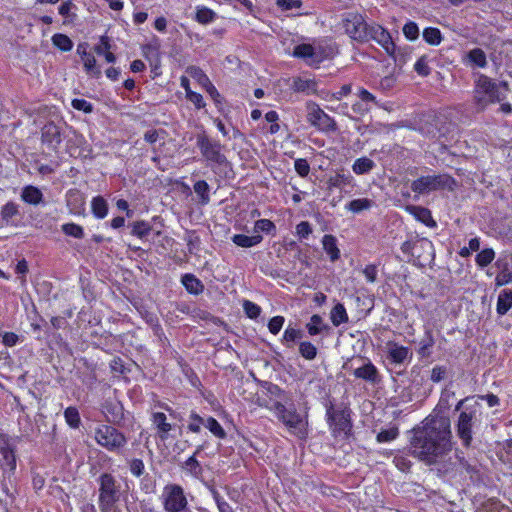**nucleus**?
I'll list each match as a JSON object with an SVG mask.
<instances>
[{"mask_svg":"<svg viewBox=\"0 0 512 512\" xmlns=\"http://www.w3.org/2000/svg\"><path fill=\"white\" fill-rule=\"evenodd\" d=\"M443 401L421 426L413 429L410 439L411 454L429 464L438 462L447 452L448 410L442 406Z\"/></svg>","mask_w":512,"mask_h":512,"instance_id":"nucleus-1","label":"nucleus"},{"mask_svg":"<svg viewBox=\"0 0 512 512\" xmlns=\"http://www.w3.org/2000/svg\"><path fill=\"white\" fill-rule=\"evenodd\" d=\"M475 97L478 102L501 103L507 98L510 87L507 81H495L481 74L475 82Z\"/></svg>","mask_w":512,"mask_h":512,"instance_id":"nucleus-2","label":"nucleus"},{"mask_svg":"<svg viewBox=\"0 0 512 512\" xmlns=\"http://www.w3.org/2000/svg\"><path fill=\"white\" fill-rule=\"evenodd\" d=\"M99 482V508L101 512H119L120 485L110 473H103Z\"/></svg>","mask_w":512,"mask_h":512,"instance_id":"nucleus-3","label":"nucleus"},{"mask_svg":"<svg viewBox=\"0 0 512 512\" xmlns=\"http://www.w3.org/2000/svg\"><path fill=\"white\" fill-rule=\"evenodd\" d=\"M94 439L109 452L120 453L127 445L126 436L111 425H100L95 429Z\"/></svg>","mask_w":512,"mask_h":512,"instance_id":"nucleus-4","label":"nucleus"},{"mask_svg":"<svg viewBox=\"0 0 512 512\" xmlns=\"http://www.w3.org/2000/svg\"><path fill=\"white\" fill-rule=\"evenodd\" d=\"M160 501L165 512H183L188 507L183 487L175 483H169L163 487Z\"/></svg>","mask_w":512,"mask_h":512,"instance_id":"nucleus-5","label":"nucleus"},{"mask_svg":"<svg viewBox=\"0 0 512 512\" xmlns=\"http://www.w3.org/2000/svg\"><path fill=\"white\" fill-rule=\"evenodd\" d=\"M476 407H465L460 411L456 423V435L461 441L464 448L468 449L472 446L473 441V425L476 418Z\"/></svg>","mask_w":512,"mask_h":512,"instance_id":"nucleus-6","label":"nucleus"},{"mask_svg":"<svg viewBox=\"0 0 512 512\" xmlns=\"http://www.w3.org/2000/svg\"><path fill=\"white\" fill-rule=\"evenodd\" d=\"M307 121L321 131L329 132L337 129L335 120L326 114L318 104L313 101L306 103Z\"/></svg>","mask_w":512,"mask_h":512,"instance_id":"nucleus-7","label":"nucleus"},{"mask_svg":"<svg viewBox=\"0 0 512 512\" xmlns=\"http://www.w3.org/2000/svg\"><path fill=\"white\" fill-rule=\"evenodd\" d=\"M197 146L207 161L218 165L226 163L227 159L221 152L222 146L220 142L211 140L205 133L197 135Z\"/></svg>","mask_w":512,"mask_h":512,"instance_id":"nucleus-8","label":"nucleus"},{"mask_svg":"<svg viewBox=\"0 0 512 512\" xmlns=\"http://www.w3.org/2000/svg\"><path fill=\"white\" fill-rule=\"evenodd\" d=\"M277 418L292 432L300 435L304 432V421L295 409H287L282 403L275 402L271 407Z\"/></svg>","mask_w":512,"mask_h":512,"instance_id":"nucleus-9","label":"nucleus"},{"mask_svg":"<svg viewBox=\"0 0 512 512\" xmlns=\"http://www.w3.org/2000/svg\"><path fill=\"white\" fill-rule=\"evenodd\" d=\"M343 27L345 32L354 40L366 41L368 40L369 26L365 22L362 15L358 13H349L343 19Z\"/></svg>","mask_w":512,"mask_h":512,"instance_id":"nucleus-10","label":"nucleus"},{"mask_svg":"<svg viewBox=\"0 0 512 512\" xmlns=\"http://www.w3.org/2000/svg\"><path fill=\"white\" fill-rule=\"evenodd\" d=\"M293 56L304 59L310 66L317 65L326 59L325 49L320 45L299 44L294 47Z\"/></svg>","mask_w":512,"mask_h":512,"instance_id":"nucleus-11","label":"nucleus"},{"mask_svg":"<svg viewBox=\"0 0 512 512\" xmlns=\"http://www.w3.org/2000/svg\"><path fill=\"white\" fill-rule=\"evenodd\" d=\"M328 423L334 434H348L352 424L348 410H334L332 406L326 412Z\"/></svg>","mask_w":512,"mask_h":512,"instance_id":"nucleus-12","label":"nucleus"},{"mask_svg":"<svg viewBox=\"0 0 512 512\" xmlns=\"http://www.w3.org/2000/svg\"><path fill=\"white\" fill-rule=\"evenodd\" d=\"M368 40L373 39L380 44L387 54L397 61L396 45L390 33L380 25H371L368 28Z\"/></svg>","mask_w":512,"mask_h":512,"instance_id":"nucleus-13","label":"nucleus"},{"mask_svg":"<svg viewBox=\"0 0 512 512\" xmlns=\"http://www.w3.org/2000/svg\"><path fill=\"white\" fill-rule=\"evenodd\" d=\"M387 359L395 365H404L411 362L413 352L410 348L402 346L395 341H388L385 344Z\"/></svg>","mask_w":512,"mask_h":512,"instance_id":"nucleus-14","label":"nucleus"},{"mask_svg":"<svg viewBox=\"0 0 512 512\" xmlns=\"http://www.w3.org/2000/svg\"><path fill=\"white\" fill-rule=\"evenodd\" d=\"M445 182V177L441 175L422 176L412 182L411 189L418 194H426L442 188Z\"/></svg>","mask_w":512,"mask_h":512,"instance_id":"nucleus-15","label":"nucleus"},{"mask_svg":"<svg viewBox=\"0 0 512 512\" xmlns=\"http://www.w3.org/2000/svg\"><path fill=\"white\" fill-rule=\"evenodd\" d=\"M42 142L49 148L56 150L62 142L60 128L53 122L47 123L42 128Z\"/></svg>","mask_w":512,"mask_h":512,"instance_id":"nucleus-16","label":"nucleus"},{"mask_svg":"<svg viewBox=\"0 0 512 512\" xmlns=\"http://www.w3.org/2000/svg\"><path fill=\"white\" fill-rule=\"evenodd\" d=\"M353 374L356 378L372 384H378L381 381L378 369L370 360H367L362 366L356 368Z\"/></svg>","mask_w":512,"mask_h":512,"instance_id":"nucleus-17","label":"nucleus"},{"mask_svg":"<svg viewBox=\"0 0 512 512\" xmlns=\"http://www.w3.org/2000/svg\"><path fill=\"white\" fill-rule=\"evenodd\" d=\"M496 268L499 270L495 277V285L497 287L505 286L512 282V270L507 258H498L495 262Z\"/></svg>","mask_w":512,"mask_h":512,"instance_id":"nucleus-18","label":"nucleus"},{"mask_svg":"<svg viewBox=\"0 0 512 512\" xmlns=\"http://www.w3.org/2000/svg\"><path fill=\"white\" fill-rule=\"evenodd\" d=\"M102 411L110 423H118L123 419V406L117 400H106Z\"/></svg>","mask_w":512,"mask_h":512,"instance_id":"nucleus-19","label":"nucleus"},{"mask_svg":"<svg viewBox=\"0 0 512 512\" xmlns=\"http://www.w3.org/2000/svg\"><path fill=\"white\" fill-rule=\"evenodd\" d=\"M66 202L67 207L73 214L80 215L85 210V199L79 190H69L66 194Z\"/></svg>","mask_w":512,"mask_h":512,"instance_id":"nucleus-20","label":"nucleus"},{"mask_svg":"<svg viewBox=\"0 0 512 512\" xmlns=\"http://www.w3.org/2000/svg\"><path fill=\"white\" fill-rule=\"evenodd\" d=\"M402 250L404 253L410 252L413 257L421 260L422 256L417 254L418 250H425L430 255V251L432 250V243L427 239H420L414 243L406 242L403 244ZM430 256L423 257V261L429 260Z\"/></svg>","mask_w":512,"mask_h":512,"instance_id":"nucleus-21","label":"nucleus"},{"mask_svg":"<svg viewBox=\"0 0 512 512\" xmlns=\"http://www.w3.org/2000/svg\"><path fill=\"white\" fill-rule=\"evenodd\" d=\"M0 465L9 470H15L16 458L13 449L6 440H0Z\"/></svg>","mask_w":512,"mask_h":512,"instance_id":"nucleus-22","label":"nucleus"},{"mask_svg":"<svg viewBox=\"0 0 512 512\" xmlns=\"http://www.w3.org/2000/svg\"><path fill=\"white\" fill-rule=\"evenodd\" d=\"M405 210L428 227H433L436 225L435 221L432 219L430 210L427 208L415 205H407Z\"/></svg>","mask_w":512,"mask_h":512,"instance_id":"nucleus-23","label":"nucleus"},{"mask_svg":"<svg viewBox=\"0 0 512 512\" xmlns=\"http://www.w3.org/2000/svg\"><path fill=\"white\" fill-rule=\"evenodd\" d=\"M306 329L310 336H315L321 333H329L331 330L330 326L318 314L311 316L310 321L306 324Z\"/></svg>","mask_w":512,"mask_h":512,"instance_id":"nucleus-24","label":"nucleus"},{"mask_svg":"<svg viewBox=\"0 0 512 512\" xmlns=\"http://www.w3.org/2000/svg\"><path fill=\"white\" fill-rule=\"evenodd\" d=\"M322 245L324 251L329 256L332 262H335L340 257V250L337 247V239L333 235L326 234L322 238Z\"/></svg>","mask_w":512,"mask_h":512,"instance_id":"nucleus-25","label":"nucleus"},{"mask_svg":"<svg viewBox=\"0 0 512 512\" xmlns=\"http://www.w3.org/2000/svg\"><path fill=\"white\" fill-rule=\"evenodd\" d=\"M292 89L298 93H305L307 95L313 94L317 90V84L312 79H302L300 77L294 78L292 83Z\"/></svg>","mask_w":512,"mask_h":512,"instance_id":"nucleus-26","label":"nucleus"},{"mask_svg":"<svg viewBox=\"0 0 512 512\" xmlns=\"http://www.w3.org/2000/svg\"><path fill=\"white\" fill-rule=\"evenodd\" d=\"M232 242L242 248H250L262 242L263 237L260 234L247 236L244 234H235L231 238Z\"/></svg>","mask_w":512,"mask_h":512,"instance_id":"nucleus-27","label":"nucleus"},{"mask_svg":"<svg viewBox=\"0 0 512 512\" xmlns=\"http://www.w3.org/2000/svg\"><path fill=\"white\" fill-rule=\"evenodd\" d=\"M21 199L28 204L38 205L43 200V194L37 187L28 185L23 188Z\"/></svg>","mask_w":512,"mask_h":512,"instance_id":"nucleus-28","label":"nucleus"},{"mask_svg":"<svg viewBox=\"0 0 512 512\" xmlns=\"http://www.w3.org/2000/svg\"><path fill=\"white\" fill-rule=\"evenodd\" d=\"M181 282L186 290L191 294L198 295L204 290V285L202 282L193 274H184L182 276Z\"/></svg>","mask_w":512,"mask_h":512,"instance_id":"nucleus-29","label":"nucleus"},{"mask_svg":"<svg viewBox=\"0 0 512 512\" xmlns=\"http://www.w3.org/2000/svg\"><path fill=\"white\" fill-rule=\"evenodd\" d=\"M512 307V291L502 290L497 299L496 311L499 315H505Z\"/></svg>","mask_w":512,"mask_h":512,"instance_id":"nucleus-30","label":"nucleus"},{"mask_svg":"<svg viewBox=\"0 0 512 512\" xmlns=\"http://www.w3.org/2000/svg\"><path fill=\"white\" fill-rule=\"evenodd\" d=\"M203 448V445H199L194 454L191 457H189L184 462L183 465V468L194 477H199L202 474V467L198 460L196 459V455L199 454L203 450Z\"/></svg>","mask_w":512,"mask_h":512,"instance_id":"nucleus-31","label":"nucleus"},{"mask_svg":"<svg viewBox=\"0 0 512 512\" xmlns=\"http://www.w3.org/2000/svg\"><path fill=\"white\" fill-rule=\"evenodd\" d=\"M330 320L335 327L349 321L346 308L342 303H337L330 311Z\"/></svg>","mask_w":512,"mask_h":512,"instance_id":"nucleus-32","label":"nucleus"},{"mask_svg":"<svg viewBox=\"0 0 512 512\" xmlns=\"http://www.w3.org/2000/svg\"><path fill=\"white\" fill-rule=\"evenodd\" d=\"M373 206H375V202L373 200L368 198H358L346 204V209L352 213L358 214L363 211L370 210Z\"/></svg>","mask_w":512,"mask_h":512,"instance_id":"nucleus-33","label":"nucleus"},{"mask_svg":"<svg viewBox=\"0 0 512 512\" xmlns=\"http://www.w3.org/2000/svg\"><path fill=\"white\" fill-rule=\"evenodd\" d=\"M376 166L375 162L367 157H361L355 160L352 165V170L357 175L369 173Z\"/></svg>","mask_w":512,"mask_h":512,"instance_id":"nucleus-34","label":"nucleus"},{"mask_svg":"<svg viewBox=\"0 0 512 512\" xmlns=\"http://www.w3.org/2000/svg\"><path fill=\"white\" fill-rule=\"evenodd\" d=\"M152 422L157 427L158 431L161 433V438L165 439L167 434L172 429V425L167 422V417L162 412H155L152 415Z\"/></svg>","mask_w":512,"mask_h":512,"instance_id":"nucleus-35","label":"nucleus"},{"mask_svg":"<svg viewBox=\"0 0 512 512\" xmlns=\"http://www.w3.org/2000/svg\"><path fill=\"white\" fill-rule=\"evenodd\" d=\"M93 215L98 219H103L108 213V204L102 196L94 197L91 201Z\"/></svg>","mask_w":512,"mask_h":512,"instance_id":"nucleus-36","label":"nucleus"},{"mask_svg":"<svg viewBox=\"0 0 512 512\" xmlns=\"http://www.w3.org/2000/svg\"><path fill=\"white\" fill-rule=\"evenodd\" d=\"M82 61L84 64L85 71L95 77L99 78L101 76V69L96 64V59L91 53L82 54Z\"/></svg>","mask_w":512,"mask_h":512,"instance_id":"nucleus-37","label":"nucleus"},{"mask_svg":"<svg viewBox=\"0 0 512 512\" xmlns=\"http://www.w3.org/2000/svg\"><path fill=\"white\" fill-rule=\"evenodd\" d=\"M354 179L350 174L337 173L335 176H332L328 180V187L332 188H341L343 186H353Z\"/></svg>","mask_w":512,"mask_h":512,"instance_id":"nucleus-38","label":"nucleus"},{"mask_svg":"<svg viewBox=\"0 0 512 512\" xmlns=\"http://www.w3.org/2000/svg\"><path fill=\"white\" fill-rule=\"evenodd\" d=\"M495 258V252L492 248H484L475 256V263L478 267H487Z\"/></svg>","mask_w":512,"mask_h":512,"instance_id":"nucleus-39","label":"nucleus"},{"mask_svg":"<svg viewBox=\"0 0 512 512\" xmlns=\"http://www.w3.org/2000/svg\"><path fill=\"white\" fill-rule=\"evenodd\" d=\"M468 60L478 68H484L487 65L485 52L481 48H474L467 54Z\"/></svg>","mask_w":512,"mask_h":512,"instance_id":"nucleus-40","label":"nucleus"},{"mask_svg":"<svg viewBox=\"0 0 512 512\" xmlns=\"http://www.w3.org/2000/svg\"><path fill=\"white\" fill-rule=\"evenodd\" d=\"M210 187L205 180H199L194 184V191L199 196V202L206 205L210 201L209 196Z\"/></svg>","mask_w":512,"mask_h":512,"instance_id":"nucleus-41","label":"nucleus"},{"mask_svg":"<svg viewBox=\"0 0 512 512\" xmlns=\"http://www.w3.org/2000/svg\"><path fill=\"white\" fill-rule=\"evenodd\" d=\"M204 426L217 438H226V432L221 424L213 417L209 416L205 419Z\"/></svg>","mask_w":512,"mask_h":512,"instance_id":"nucleus-42","label":"nucleus"},{"mask_svg":"<svg viewBox=\"0 0 512 512\" xmlns=\"http://www.w3.org/2000/svg\"><path fill=\"white\" fill-rule=\"evenodd\" d=\"M187 73L194 78L203 88H206L212 82L204 71L197 66H190L187 68Z\"/></svg>","mask_w":512,"mask_h":512,"instance_id":"nucleus-43","label":"nucleus"},{"mask_svg":"<svg viewBox=\"0 0 512 512\" xmlns=\"http://www.w3.org/2000/svg\"><path fill=\"white\" fill-rule=\"evenodd\" d=\"M64 417H65L67 424L71 428L76 429L80 426V423H81L80 414L76 407H73V406L67 407L64 411Z\"/></svg>","mask_w":512,"mask_h":512,"instance_id":"nucleus-44","label":"nucleus"},{"mask_svg":"<svg viewBox=\"0 0 512 512\" xmlns=\"http://www.w3.org/2000/svg\"><path fill=\"white\" fill-rule=\"evenodd\" d=\"M0 215L3 221L9 223L10 219L19 215V206L14 202H7L2 206Z\"/></svg>","mask_w":512,"mask_h":512,"instance_id":"nucleus-45","label":"nucleus"},{"mask_svg":"<svg viewBox=\"0 0 512 512\" xmlns=\"http://www.w3.org/2000/svg\"><path fill=\"white\" fill-rule=\"evenodd\" d=\"M52 43L62 51H70L73 48V42L71 39L67 35L61 33H57L52 36Z\"/></svg>","mask_w":512,"mask_h":512,"instance_id":"nucleus-46","label":"nucleus"},{"mask_svg":"<svg viewBox=\"0 0 512 512\" xmlns=\"http://www.w3.org/2000/svg\"><path fill=\"white\" fill-rule=\"evenodd\" d=\"M424 40L431 45H438L442 41L443 37L438 28L428 27L423 31Z\"/></svg>","mask_w":512,"mask_h":512,"instance_id":"nucleus-47","label":"nucleus"},{"mask_svg":"<svg viewBox=\"0 0 512 512\" xmlns=\"http://www.w3.org/2000/svg\"><path fill=\"white\" fill-rule=\"evenodd\" d=\"M299 353L306 360H313L317 356V348L309 341H303L299 344Z\"/></svg>","mask_w":512,"mask_h":512,"instance_id":"nucleus-48","label":"nucleus"},{"mask_svg":"<svg viewBox=\"0 0 512 512\" xmlns=\"http://www.w3.org/2000/svg\"><path fill=\"white\" fill-rule=\"evenodd\" d=\"M151 231V226L145 221H136L132 225L131 234L143 239L145 238Z\"/></svg>","mask_w":512,"mask_h":512,"instance_id":"nucleus-49","label":"nucleus"},{"mask_svg":"<svg viewBox=\"0 0 512 512\" xmlns=\"http://www.w3.org/2000/svg\"><path fill=\"white\" fill-rule=\"evenodd\" d=\"M205 418L198 415L196 412H191L188 420V430L193 433H199L201 431V426H204Z\"/></svg>","mask_w":512,"mask_h":512,"instance_id":"nucleus-50","label":"nucleus"},{"mask_svg":"<svg viewBox=\"0 0 512 512\" xmlns=\"http://www.w3.org/2000/svg\"><path fill=\"white\" fill-rule=\"evenodd\" d=\"M62 231L64 234L74 237L76 239H82L84 237L83 228L75 223H66L62 225Z\"/></svg>","mask_w":512,"mask_h":512,"instance_id":"nucleus-51","label":"nucleus"},{"mask_svg":"<svg viewBox=\"0 0 512 512\" xmlns=\"http://www.w3.org/2000/svg\"><path fill=\"white\" fill-rule=\"evenodd\" d=\"M302 336V331L289 326L284 331L282 342L285 343L288 347H291L290 343H293L296 340L301 339Z\"/></svg>","mask_w":512,"mask_h":512,"instance_id":"nucleus-52","label":"nucleus"},{"mask_svg":"<svg viewBox=\"0 0 512 512\" xmlns=\"http://www.w3.org/2000/svg\"><path fill=\"white\" fill-rule=\"evenodd\" d=\"M398 435H399L398 428L393 426L388 429L381 430L377 434L376 439L379 443L390 442V441L396 439L398 437Z\"/></svg>","mask_w":512,"mask_h":512,"instance_id":"nucleus-53","label":"nucleus"},{"mask_svg":"<svg viewBox=\"0 0 512 512\" xmlns=\"http://www.w3.org/2000/svg\"><path fill=\"white\" fill-rule=\"evenodd\" d=\"M210 492L217 505L219 512H234L230 504L224 500V498L215 488H211Z\"/></svg>","mask_w":512,"mask_h":512,"instance_id":"nucleus-54","label":"nucleus"},{"mask_svg":"<svg viewBox=\"0 0 512 512\" xmlns=\"http://www.w3.org/2000/svg\"><path fill=\"white\" fill-rule=\"evenodd\" d=\"M275 224L269 219H260L255 222L254 232L259 234L260 232L270 233L275 230Z\"/></svg>","mask_w":512,"mask_h":512,"instance_id":"nucleus-55","label":"nucleus"},{"mask_svg":"<svg viewBox=\"0 0 512 512\" xmlns=\"http://www.w3.org/2000/svg\"><path fill=\"white\" fill-rule=\"evenodd\" d=\"M243 309L250 319H256L261 313V307L249 300L243 302Z\"/></svg>","mask_w":512,"mask_h":512,"instance_id":"nucleus-56","label":"nucleus"},{"mask_svg":"<svg viewBox=\"0 0 512 512\" xmlns=\"http://www.w3.org/2000/svg\"><path fill=\"white\" fill-rule=\"evenodd\" d=\"M403 34L409 40H416L419 36V28L415 22L409 21L403 27Z\"/></svg>","mask_w":512,"mask_h":512,"instance_id":"nucleus-57","label":"nucleus"},{"mask_svg":"<svg viewBox=\"0 0 512 512\" xmlns=\"http://www.w3.org/2000/svg\"><path fill=\"white\" fill-rule=\"evenodd\" d=\"M276 5L281 8V10L288 11L301 8L303 2L301 0H276Z\"/></svg>","mask_w":512,"mask_h":512,"instance_id":"nucleus-58","label":"nucleus"},{"mask_svg":"<svg viewBox=\"0 0 512 512\" xmlns=\"http://www.w3.org/2000/svg\"><path fill=\"white\" fill-rule=\"evenodd\" d=\"M213 18H214V13L212 10H210L206 7H203V8H200L197 10L196 20L199 23H203V24L209 23L213 20Z\"/></svg>","mask_w":512,"mask_h":512,"instance_id":"nucleus-59","label":"nucleus"},{"mask_svg":"<svg viewBox=\"0 0 512 512\" xmlns=\"http://www.w3.org/2000/svg\"><path fill=\"white\" fill-rule=\"evenodd\" d=\"M284 322H285V319L283 316H275V317L271 318L268 323L269 331L272 334L277 335L280 332V330L282 329Z\"/></svg>","mask_w":512,"mask_h":512,"instance_id":"nucleus-60","label":"nucleus"},{"mask_svg":"<svg viewBox=\"0 0 512 512\" xmlns=\"http://www.w3.org/2000/svg\"><path fill=\"white\" fill-rule=\"evenodd\" d=\"M71 105L74 109L85 113H91L93 111V105L85 99H73Z\"/></svg>","mask_w":512,"mask_h":512,"instance_id":"nucleus-61","label":"nucleus"},{"mask_svg":"<svg viewBox=\"0 0 512 512\" xmlns=\"http://www.w3.org/2000/svg\"><path fill=\"white\" fill-rule=\"evenodd\" d=\"M294 168L296 172L301 177H306L309 174L310 166L306 159H296L294 163Z\"/></svg>","mask_w":512,"mask_h":512,"instance_id":"nucleus-62","label":"nucleus"},{"mask_svg":"<svg viewBox=\"0 0 512 512\" xmlns=\"http://www.w3.org/2000/svg\"><path fill=\"white\" fill-rule=\"evenodd\" d=\"M130 472L136 476L140 477L145 470L144 463L141 459H133L129 463Z\"/></svg>","mask_w":512,"mask_h":512,"instance_id":"nucleus-63","label":"nucleus"},{"mask_svg":"<svg viewBox=\"0 0 512 512\" xmlns=\"http://www.w3.org/2000/svg\"><path fill=\"white\" fill-rule=\"evenodd\" d=\"M312 233V227L308 221H301L296 226V234L300 238H308V236Z\"/></svg>","mask_w":512,"mask_h":512,"instance_id":"nucleus-64","label":"nucleus"}]
</instances>
